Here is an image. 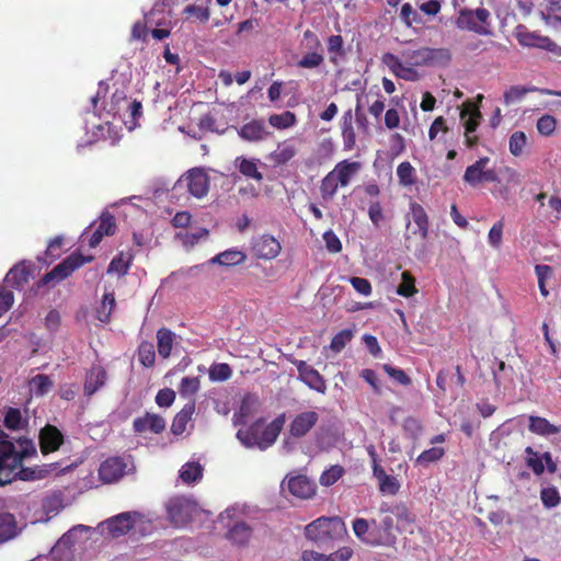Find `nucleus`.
Listing matches in <instances>:
<instances>
[{"label":"nucleus","instance_id":"1","mask_svg":"<svg viewBox=\"0 0 561 561\" xmlns=\"http://www.w3.org/2000/svg\"><path fill=\"white\" fill-rule=\"evenodd\" d=\"M35 453L33 443L27 438L11 440L5 435L0 437V485L10 483L15 477L21 480H36L51 473L59 474L72 468V465L62 469L58 463H49L42 469L33 470L22 468L23 460Z\"/></svg>","mask_w":561,"mask_h":561},{"label":"nucleus","instance_id":"2","mask_svg":"<svg viewBox=\"0 0 561 561\" xmlns=\"http://www.w3.org/2000/svg\"><path fill=\"white\" fill-rule=\"evenodd\" d=\"M284 425V416L275 419L265 425L262 421H256L247 428H240L237 438L247 448H259L265 450L271 447L278 437Z\"/></svg>","mask_w":561,"mask_h":561},{"label":"nucleus","instance_id":"3","mask_svg":"<svg viewBox=\"0 0 561 561\" xmlns=\"http://www.w3.org/2000/svg\"><path fill=\"white\" fill-rule=\"evenodd\" d=\"M249 516L250 507L244 504H233L218 516L219 523L228 528L226 537L232 543L243 546L250 540L252 527L245 522Z\"/></svg>","mask_w":561,"mask_h":561},{"label":"nucleus","instance_id":"4","mask_svg":"<svg viewBox=\"0 0 561 561\" xmlns=\"http://www.w3.org/2000/svg\"><path fill=\"white\" fill-rule=\"evenodd\" d=\"M346 534L344 522L340 517H319L305 527V536L319 547L341 539Z\"/></svg>","mask_w":561,"mask_h":561},{"label":"nucleus","instance_id":"5","mask_svg":"<svg viewBox=\"0 0 561 561\" xmlns=\"http://www.w3.org/2000/svg\"><path fill=\"white\" fill-rule=\"evenodd\" d=\"M100 527L112 537H121L129 530L145 535L152 528L150 519L137 512L121 513L100 524Z\"/></svg>","mask_w":561,"mask_h":561},{"label":"nucleus","instance_id":"6","mask_svg":"<svg viewBox=\"0 0 561 561\" xmlns=\"http://www.w3.org/2000/svg\"><path fill=\"white\" fill-rule=\"evenodd\" d=\"M104 110L114 119L117 117L122 121L128 130L136 127L137 119L141 116V103L129 101L123 91H115Z\"/></svg>","mask_w":561,"mask_h":561},{"label":"nucleus","instance_id":"7","mask_svg":"<svg viewBox=\"0 0 561 561\" xmlns=\"http://www.w3.org/2000/svg\"><path fill=\"white\" fill-rule=\"evenodd\" d=\"M168 514L174 525L185 526L202 515L203 511L193 500L176 497L169 502Z\"/></svg>","mask_w":561,"mask_h":561},{"label":"nucleus","instance_id":"8","mask_svg":"<svg viewBox=\"0 0 561 561\" xmlns=\"http://www.w3.org/2000/svg\"><path fill=\"white\" fill-rule=\"evenodd\" d=\"M65 490L48 491L41 502V510L36 513L35 523H47L57 516L65 507L70 505Z\"/></svg>","mask_w":561,"mask_h":561},{"label":"nucleus","instance_id":"9","mask_svg":"<svg viewBox=\"0 0 561 561\" xmlns=\"http://www.w3.org/2000/svg\"><path fill=\"white\" fill-rule=\"evenodd\" d=\"M210 186L208 172L204 168H193L185 172L176 182L175 187H186L195 198H204Z\"/></svg>","mask_w":561,"mask_h":561},{"label":"nucleus","instance_id":"10","mask_svg":"<svg viewBox=\"0 0 561 561\" xmlns=\"http://www.w3.org/2000/svg\"><path fill=\"white\" fill-rule=\"evenodd\" d=\"M490 21V12L484 8L476 10L462 9L456 21V25L460 30H467L480 35H490L488 27Z\"/></svg>","mask_w":561,"mask_h":561},{"label":"nucleus","instance_id":"11","mask_svg":"<svg viewBox=\"0 0 561 561\" xmlns=\"http://www.w3.org/2000/svg\"><path fill=\"white\" fill-rule=\"evenodd\" d=\"M482 115L479 106L472 101H466L460 111V119L465 128V142L471 148L478 142V136L474 134L480 125Z\"/></svg>","mask_w":561,"mask_h":561},{"label":"nucleus","instance_id":"12","mask_svg":"<svg viewBox=\"0 0 561 561\" xmlns=\"http://www.w3.org/2000/svg\"><path fill=\"white\" fill-rule=\"evenodd\" d=\"M92 256H83L78 253H72L67 259H65L61 263L55 266L49 273H47L41 280L43 285L49 283H58L69 275H71L77 268L81 267L83 264L92 261Z\"/></svg>","mask_w":561,"mask_h":561},{"label":"nucleus","instance_id":"13","mask_svg":"<svg viewBox=\"0 0 561 561\" xmlns=\"http://www.w3.org/2000/svg\"><path fill=\"white\" fill-rule=\"evenodd\" d=\"M133 469L134 466L129 457H111L101 463L99 476L103 482L113 483L133 471Z\"/></svg>","mask_w":561,"mask_h":561},{"label":"nucleus","instance_id":"14","mask_svg":"<svg viewBox=\"0 0 561 561\" xmlns=\"http://www.w3.org/2000/svg\"><path fill=\"white\" fill-rule=\"evenodd\" d=\"M490 158L483 157L473 164L467 167L463 181L470 186H477L483 182H497L499 178L494 169L489 168Z\"/></svg>","mask_w":561,"mask_h":561},{"label":"nucleus","instance_id":"15","mask_svg":"<svg viewBox=\"0 0 561 561\" xmlns=\"http://www.w3.org/2000/svg\"><path fill=\"white\" fill-rule=\"evenodd\" d=\"M516 38L519 45L524 47H536L561 56V47L558 46L553 41L547 36L539 35L535 32H529L523 26L517 27Z\"/></svg>","mask_w":561,"mask_h":561},{"label":"nucleus","instance_id":"16","mask_svg":"<svg viewBox=\"0 0 561 561\" xmlns=\"http://www.w3.org/2000/svg\"><path fill=\"white\" fill-rule=\"evenodd\" d=\"M381 60L382 64L387 66L388 69L399 79H403L405 81H417L421 77L415 67L411 66L407 61L403 62L401 58L391 53L385 54Z\"/></svg>","mask_w":561,"mask_h":561},{"label":"nucleus","instance_id":"17","mask_svg":"<svg viewBox=\"0 0 561 561\" xmlns=\"http://www.w3.org/2000/svg\"><path fill=\"white\" fill-rule=\"evenodd\" d=\"M318 421L319 414L313 410L296 414L288 425L289 436L294 438L305 437Z\"/></svg>","mask_w":561,"mask_h":561},{"label":"nucleus","instance_id":"18","mask_svg":"<svg viewBox=\"0 0 561 561\" xmlns=\"http://www.w3.org/2000/svg\"><path fill=\"white\" fill-rule=\"evenodd\" d=\"M252 249L257 257L273 260L280 253L282 245L275 237L262 234L253 239Z\"/></svg>","mask_w":561,"mask_h":561},{"label":"nucleus","instance_id":"19","mask_svg":"<svg viewBox=\"0 0 561 561\" xmlns=\"http://www.w3.org/2000/svg\"><path fill=\"white\" fill-rule=\"evenodd\" d=\"M380 534L377 536L366 537V545L371 547L385 546L391 547L396 543V535L393 533V518L385 516L379 523Z\"/></svg>","mask_w":561,"mask_h":561},{"label":"nucleus","instance_id":"20","mask_svg":"<svg viewBox=\"0 0 561 561\" xmlns=\"http://www.w3.org/2000/svg\"><path fill=\"white\" fill-rule=\"evenodd\" d=\"M283 486H286L293 495L300 499H309L316 493L314 483L306 476L288 477L283 481Z\"/></svg>","mask_w":561,"mask_h":561},{"label":"nucleus","instance_id":"21","mask_svg":"<svg viewBox=\"0 0 561 561\" xmlns=\"http://www.w3.org/2000/svg\"><path fill=\"white\" fill-rule=\"evenodd\" d=\"M134 431L139 434L147 432L160 434L165 428V421L162 416L147 412L145 415L134 420Z\"/></svg>","mask_w":561,"mask_h":561},{"label":"nucleus","instance_id":"22","mask_svg":"<svg viewBox=\"0 0 561 561\" xmlns=\"http://www.w3.org/2000/svg\"><path fill=\"white\" fill-rule=\"evenodd\" d=\"M297 370L301 381H304L309 388L320 393L325 392L327 386L324 379L316 369L300 360L297 363Z\"/></svg>","mask_w":561,"mask_h":561},{"label":"nucleus","instance_id":"23","mask_svg":"<svg viewBox=\"0 0 561 561\" xmlns=\"http://www.w3.org/2000/svg\"><path fill=\"white\" fill-rule=\"evenodd\" d=\"M64 442L60 431L51 425H46L39 433V447L43 454L57 450Z\"/></svg>","mask_w":561,"mask_h":561},{"label":"nucleus","instance_id":"24","mask_svg":"<svg viewBox=\"0 0 561 561\" xmlns=\"http://www.w3.org/2000/svg\"><path fill=\"white\" fill-rule=\"evenodd\" d=\"M115 230L116 224L114 217L110 213H103L99 218L95 230L89 239V245L95 248L102 241L103 237L114 234Z\"/></svg>","mask_w":561,"mask_h":561},{"label":"nucleus","instance_id":"25","mask_svg":"<svg viewBox=\"0 0 561 561\" xmlns=\"http://www.w3.org/2000/svg\"><path fill=\"white\" fill-rule=\"evenodd\" d=\"M360 168L362 165L359 162L343 160L339 162L331 172L341 184V187H346L350 185L352 179L358 173Z\"/></svg>","mask_w":561,"mask_h":561},{"label":"nucleus","instance_id":"26","mask_svg":"<svg viewBox=\"0 0 561 561\" xmlns=\"http://www.w3.org/2000/svg\"><path fill=\"white\" fill-rule=\"evenodd\" d=\"M92 533V528L85 525H76L61 536L57 545L64 548H71L77 543L87 540Z\"/></svg>","mask_w":561,"mask_h":561},{"label":"nucleus","instance_id":"27","mask_svg":"<svg viewBox=\"0 0 561 561\" xmlns=\"http://www.w3.org/2000/svg\"><path fill=\"white\" fill-rule=\"evenodd\" d=\"M31 275V264L21 262L14 265L5 275V286L19 288L28 282Z\"/></svg>","mask_w":561,"mask_h":561},{"label":"nucleus","instance_id":"28","mask_svg":"<svg viewBox=\"0 0 561 561\" xmlns=\"http://www.w3.org/2000/svg\"><path fill=\"white\" fill-rule=\"evenodd\" d=\"M106 381V371L101 366H93L85 376L84 381V393L87 396L94 394L99 389H101Z\"/></svg>","mask_w":561,"mask_h":561},{"label":"nucleus","instance_id":"29","mask_svg":"<svg viewBox=\"0 0 561 561\" xmlns=\"http://www.w3.org/2000/svg\"><path fill=\"white\" fill-rule=\"evenodd\" d=\"M374 477L378 481L379 490L383 494L394 495L400 489L399 480L390 474H387L381 466H376L373 471Z\"/></svg>","mask_w":561,"mask_h":561},{"label":"nucleus","instance_id":"30","mask_svg":"<svg viewBox=\"0 0 561 561\" xmlns=\"http://www.w3.org/2000/svg\"><path fill=\"white\" fill-rule=\"evenodd\" d=\"M508 150L515 158L529 153L530 141L528 136L522 130L513 131L508 137Z\"/></svg>","mask_w":561,"mask_h":561},{"label":"nucleus","instance_id":"31","mask_svg":"<svg viewBox=\"0 0 561 561\" xmlns=\"http://www.w3.org/2000/svg\"><path fill=\"white\" fill-rule=\"evenodd\" d=\"M247 260V254L238 249H228L218 253L209 260L210 264H218L226 267L242 264Z\"/></svg>","mask_w":561,"mask_h":561},{"label":"nucleus","instance_id":"32","mask_svg":"<svg viewBox=\"0 0 561 561\" xmlns=\"http://www.w3.org/2000/svg\"><path fill=\"white\" fill-rule=\"evenodd\" d=\"M195 412V401H188L181 411L174 416L171 432L174 435H182L187 427L188 422L192 419V415Z\"/></svg>","mask_w":561,"mask_h":561},{"label":"nucleus","instance_id":"33","mask_svg":"<svg viewBox=\"0 0 561 561\" xmlns=\"http://www.w3.org/2000/svg\"><path fill=\"white\" fill-rule=\"evenodd\" d=\"M353 531L355 536L366 545V537L380 534L379 525L375 519L356 518L353 520Z\"/></svg>","mask_w":561,"mask_h":561},{"label":"nucleus","instance_id":"34","mask_svg":"<svg viewBox=\"0 0 561 561\" xmlns=\"http://www.w3.org/2000/svg\"><path fill=\"white\" fill-rule=\"evenodd\" d=\"M528 420V430L536 435L548 437L561 432V426L550 423L545 417L530 415Z\"/></svg>","mask_w":561,"mask_h":561},{"label":"nucleus","instance_id":"35","mask_svg":"<svg viewBox=\"0 0 561 561\" xmlns=\"http://www.w3.org/2000/svg\"><path fill=\"white\" fill-rule=\"evenodd\" d=\"M239 135L248 141H260L267 136V131L264 122L252 121L240 128Z\"/></svg>","mask_w":561,"mask_h":561},{"label":"nucleus","instance_id":"36","mask_svg":"<svg viewBox=\"0 0 561 561\" xmlns=\"http://www.w3.org/2000/svg\"><path fill=\"white\" fill-rule=\"evenodd\" d=\"M298 152L296 144L291 140H285L278 144L277 148L271 153V159L276 164H285L291 160Z\"/></svg>","mask_w":561,"mask_h":561},{"label":"nucleus","instance_id":"37","mask_svg":"<svg viewBox=\"0 0 561 561\" xmlns=\"http://www.w3.org/2000/svg\"><path fill=\"white\" fill-rule=\"evenodd\" d=\"M203 471V466L198 461H187L181 467L179 478L185 484H194L202 480Z\"/></svg>","mask_w":561,"mask_h":561},{"label":"nucleus","instance_id":"38","mask_svg":"<svg viewBox=\"0 0 561 561\" xmlns=\"http://www.w3.org/2000/svg\"><path fill=\"white\" fill-rule=\"evenodd\" d=\"M342 138L345 151L354 149L356 144L355 130L353 127V113L352 110L346 111L342 117Z\"/></svg>","mask_w":561,"mask_h":561},{"label":"nucleus","instance_id":"39","mask_svg":"<svg viewBox=\"0 0 561 561\" xmlns=\"http://www.w3.org/2000/svg\"><path fill=\"white\" fill-rule=\"evenodd\" d=\"M259 162L260 161L257 159L237 157L234 160V165L244 176L260 182L263 180V174L259 171Z\"/></svg>","mask_w":561,"mask_h":561},{"label":"nucleus","instance_id":"40","mask_svg":"<svg viewBox=\"0 0 561 561\" xmlns=\"http://www.w3.org/2000/svg\"><path fill=\"white\" fill-rule=\"evenodd\" d=\"M19 534L18 523L10 513L0 514V543L14 538Z\"/></svg>","mask_w":561,"mask_h":561},{"label":"nucleus","instance_id":"41","mask_svg":"<svg viewBox=\"0 0 561 561\" xmlns=\"http://www.w3.org/2000/svg\"><path fill=\"white\" fill-rule=\"evenodd\" d=\"M54 382L46 375H36L28 380V391L31 396L43 397L53 389Z\"/></svg>","mask_w":561,"mask_h":561},{"label":"nucleus","instance_id":"42","mask_svg":"<svg viewBox=\"0 0 561 561\" xmlns=\"http://www.w3.org/2000/svg\"><path fill=\"white\" fill-rule=\"evenodd\" d=\"M175 340V334L169 329H160L157 332L158 353L161 357L168 358L171 354Z\"/></svg>","mask_w":561,"mask_h":561},{"label":"nucleus","instance_id":"43","mask_svg":"<svg viewBox=\"0 0 561 561\" xmlns=\"http://www.w3.org/2000/svg\"><path fill=\"white\" fill-rule=\"evenodd\" d=\"M410 214L419 228L421 237L425 239L428 234V217L425 209L420 204L412 203L410 205Z\"/></svg>","mask_w":561,"mask_h":561},{"label":"nucleus","instance_id":"44","mask_svg":"<svg viewBox=\"0 0 561 561\" xmlns=\"http://www.w3.org/2000/svg\"><path fill=\"white\" fill-rule=\"evenodd\" d=\"M208 230L205 228H196L194 230L176 233V238L181 240L186 249L193 248L195 244L205 241L208 237Z\"/></svg>","mask_w":561,"mask_h":561},{"label":"nucleus","instance_id":"45","mask_svg":"<svg viewBox=\"0 0 561 561\" xmlns=\"http://www.w3.org/2000/svg\"><path fill=\"white\" fill-rule=\"evenodd\" d=\"M201 388V379L197 376H186L183 377L179 387V393L181 398L188 399V401H194V396L198 392Z\"/></svg>","mask_w":561,"mask_h":561},{"label":"nucleus","instance_id":"46","mask_svg":"<svg viewBox=\"0 0 561 561\" xmlns=\"http://www.w3.org/2000/svg\"><path fill=\"white\" fill-rule=\"evenodd\" d=\"M451 60V53L447 48L427 47V66L443 67Z\"/></svg>","mask_w":561,"mask_h":561},{"label":"nucleus","instance_id":"47","mask_svg":"<svg viewBox=\"0 0 561 561\" xmlns=\"http://www.w3.org/2000/svg\"><path fill=\"white\" fill-rule=\"evenodd\" d=\"M397 176L399 180V184L404 187L412 186L416 182L415 169L408 161L401 162L397 167Z\"/></svg>","mask_w":561,"mask_h":561},{"label":"nucleus","instance_id":"48","mask_svg":"<svg viewBox=\"0 0 561 561\" xmlns=\"http://www.w3.org/2000/svg\"><path fill=\"white\" fill-rule=\"evenodd\" d=\"M402 59L413 67L427 66V47H421L419 49H407L401 54Z\"/></svg>","mask_w":561,"mask_h":561},{"label":"nucleus","instance_id":"49","mask_svg":"<svg viewBox=\"0 0 561 561\" xmlns=\"http://www.w3.org/2000/svg\"><path fill=\"white\" fill-rule=\"evenodd\" d=\"M541 89H538L540 92ZM531 91H537L536 88H526L522 85H512L504 93V103L506 105L515 104L524 99V96Z\"/></svg>","mask_w":561,"mask_h":561},{"label":"nucleus","instance_id":"50","mask_svg":"<svg viewBox=\"0 0 561 561\" xmlns=\"http://www.w3.org/2000/svg\"><path fill=\"white\" fill-rule=\"evenodd\" d=\"M341 184L336 181L333 173L330 171L321 182L320 192L321 196L325 201H330L336 194Z\"/></svg>","mask_w":561,"mask_h":561},{"label":"nucleus","instance_id":"51","mask_svg":"<svg viewBox=\"0 0 561 561\" xmlns=\"http://www.w3.org/2000/svg\"><path fill=\"white\" fill-rule=\"evenodd\" d=\"M417 293V289L415 287V278L411 275L410 272H403L401 274V283L399 284L397 288V294L409 298L412 297Z\"/></svg>","mask_w":561,"mask_h":561},{"label":"nucleus","instance_id":"52","mask_svg":"<svg viewBox=\"0 0 561 561\" xmlns=\"http://www.w3.org/2000/svg\"><path fill=\"white\" fill-rule=\"evenodd\" d=\"M270 124L277 129H286L296 124V116L294 113L286 111L282 114H273L268 118Z\"/></svg>","mask_w":561,"mask_h":561},{"label":"nucleus","instance_id":"53","mask_svg":"<svg viewBox=\"0 0 561 561\" xmlns=\"http://www.w3.org/2000/svg\"><path fill=\"white\" fill-rule=\"evenodd\" d=\"M208 375L211 381L221 382L228 380L231 377L232 370L228 364L218 363L213 364L209 367Z\"/></svg>","mask_w":561,"mask_h":561},{"label":"nucleus","instance_id":"54","mask_svg":"<svg viewBox=\"0 0 561 561\" xmlns=\"http://www.w3.org/2000/svg\"><path fill=\"white\" fill-rule=\"evenodd\" d=\"M131 256L128 254L119 253L110 263L107 273H116L118 275H125L129 268Z\"/></svg>","mask_w":561,"mask_h":561},{"label":"nucleus","instance_id":"55","mask_svg":"<svg viewBox=\"0 0 561 561\" xmlns=\"http://www.w3.org/2000/svg\"><path fill=\"white\" fill-rule=\"evenodd\" d=\"M115 307V298L112 293H105L101 306L96 310V317L101 322H107Z\"/></svg>","mask_w":561,"mask_h":561},{"label":"nucleus","instance_id":"56","mask_svg":"<svg viewBox=\"0 0 561 561\" xmlns=\"http://www.w3.org/2000/svg\"><path fill=\"white\" fill-rule=\"evenodd\" d=\"M24 424L22 412L19 409L9 408L4 416V425L11 430H20Z\"/></svg>","mask_w":561,"mask_h":561},{"label":"nucleus","instance_id":"57","mask_svg":"<svg viewBox=\"0 0 561 561\" xmlns=\"http://www.w3.org/2000/svg\"><path fill=\"white\" fill-rule=\"evenodd\" d=\"M256 405V399L253 397H247L242 400L239 412L234 414V423H244L245 419H248L252 412L254 407Z\"/></svg>","mask_w":561,"mask_h":561},{"label":"nucleus","instance_id":"58","mask_svg":"<svg viewBox=\"0 0 561 561\" xmlns=\"http://www.w3.org/2000/svg\"><path fill=\"white\" fill-rule=\"evenodd\" d=\"M138 357L141 365L145 367H151L156 360L154 347L149 342H144L139 345Z\"/></svg>","mask_w":561,"mask_h":561},{"label":"nucleus","instance_id":"59","mask_svg":"<svg viewBox=\"0 0 561 561\" xmlns=\"http://www.w3.org/2000/svg\"><path fill=\"white\" fill-rule=\"evenodd\" d=\"M556 118L548 114L538 118L536 124L537 131L545 137L551 136L556 131Z\"/></svg>","mask_w":561,"mask_h":561},{"label":"nucleus","instance_id":"60","mask_svg":"<svg viewBox=\"0 0 561 561\" xmlns=\"http://www.w3.org/2000/svg\"><path fill=\"white\" fill-rule=\"evenodd\" d=\"M535 272L538 278L539 290L543 297H547L549 291L546 288V280L551 278L553 271L549 265H536Z\"/></svg>","mask_w":561,"mask_h":561},{"label":"nucleus","instance_id":"61","mask_svg":"<svg viewBox=\"0 0 561 561\" xmlns=\"http://www.w3.org/2000/svg\"><path fill=\"white\" fill-rule=\"evenodd\" d=\"M344 473V469L339 466H332L322 472L320 477V483L324 486L333 485Z\"/></svg>","mask_w":561,"mask_h":561},{"label":"nucleus","instance_id":"62","mask_svg":"<svg viewBox=\"0 0 561 561\" xmlns=\"http://www.w3.org/2000/svg\"><path fill=\"white\" fill-rule=\"evenodd\" d=\"M353 332L351 330H342L333 336L330 348L333 352L339 353L346 346L347 343L351 342Z\"/></svg>","mask_w":561,"mask_h":561},{"label":"nucleus","instance_id":"63","mask_svg":"<svg viewBox=\"0 0 561 561\" xmlns=\"http://www.w3.org/2000/svg\"><path fill=\"white\" fill-rule=\"evenodd\" d=\"M14 304V295L8 286H0V318L7 313Z\"/></svg>","mask_w":561,"mask_h":561},{"label":"nucleus","instance_id":"64","mask_svg":"<svg viewBox=\"0 0 561 561\" xmlns=\"http://www.w3.org/2000/svg\"><path fill=\"white\" fill-rule=\"evenodd\" d=\"M504 222L496 221L490 229L488 234V242L494 249H500L503 237Z\"/></svg>","mask_w":561,"mask_h":561}]
</instances>
